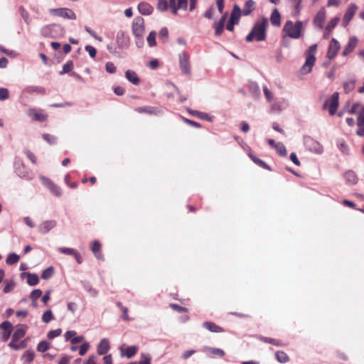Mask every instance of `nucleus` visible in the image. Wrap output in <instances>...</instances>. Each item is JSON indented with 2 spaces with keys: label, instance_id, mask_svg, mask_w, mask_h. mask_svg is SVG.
I'll return each mask as SVG.
<instances>
[{
  "label": "nucleus",
  "instance_id": "1",
  "mask_svg": "<svg viewBox=\"0 0 364 364\" xmlns=\"http://www.w3.org/2000/svg\"><path fill=\"white\" fill-rule=\"evenodd\" d=\"M304 25V22L301 21H296V22H293L291 20L287 21L282 31L283 41H286L287 38L292 39L300 38L302 36Z\"/></svg>",
  "mask_w": 364,
  "mask_h": 364
},
{
  "label": "nucleus",
  "instance_id": "2",
  "mask_svg": "<svg viewBox=\"0 0 364 364\" xmlns=\"http://www.w3.org/2000/svg\"><path fill=\"white\" fill-rule=\"evenodd\" d=\"M268 26V19L264 17H262L258 19L251 31V32L247 36L246 41L251 42L252 41H262L266 39L267 36V28Z\"/></svg>",
  "mask_w": 364,
  "mask_h": 364
},
{
  "label": "nucleus",
  "instance_id": "3",
  "mask_svg": "<svg viewBox=\"0 0 364 364\" xmlns=\"http://www.w3.org/2000/svg\"><path fill=\"white\" fill-rule=\"evenodd\" d=\"M316 50L317 45L314 44L311 46L309 48V49L306 51V60L300 70L301 74L306 75L311 71L312 68L314 65L316 61L315 54L316 53Z\"/></svg>",
  "mask_w": 364,
  "mask_h": 364
},
{
  "label": "nucleus",
  "instance_id": "4",
  "mask_svg": "<svg viewBox=\"0 0 364 364\" xmlns=\"http://www.w3.org/2000/svg\"><path fill=\"white\" fill-rule=\"evenodd\" d=\"M304 144L306 149L311 153L321 154L323 152V146L311 136H307L304 137Z\"/></svg>",
  "mask_w": 364,
  "mask_h": 364
},
{
  "label": "nucleus",
  "instance_id": "5",
  "mask_svg": "<svg viewBox=\"0 0 364 364\" xmlns=\"http://www.w3.org/2000/svg\"><path fill=\"white\" fill-rule=\"evenodd\" d=\"M132 32L136 38L143 37L145 33L144 20L142 17H136L132 23Z\"/></svg>",
  "mask_w": 364,
  "mask_h": 364
},
{
  "label": "nucleus",
  "instance_id": "6",
  "mask_svg": "<svg viewBox=\"0 0 364 364\" xmlns=\"http://www.w3.org/2000/svg\"><path fill=\"white\" fill-rule=\"evenodd\" d=\"M49 13L52 15L60 16L68 19H75L76 15L74 11L68 8L51 9Z\"/></svg>",
  "mask_w": 364,
  "mask_h": 364
},
{
  "label": "nucleus",
  "instance_id": "7",
  "mask_svg": "<svg viewBox=\"0 0 364 364\" xmlns=\"http://www.w3.org/2000/svg\"><path fill=\"white\" fill-rule=\"evenodd\" d=\"M338 106V93L334 92L331 98L328 100L323 105V108H328L331 115H334Z\"/></svg>",
  "mask_w": 364,
  "mask_h": 364
},
{
  "label": "nucleus",
  "instance_id": "8",
  "mask_svg": "<svg viewBox=\"0 0 364 364\" xmlns=\"http://www.w3.org/2000/svg\"><path fill=\"white\" fill-rule=\"evenodd\" d=\"M13 326L11 322L6 321L0 324V336L2 341H6L10 338Z\"/></svg>",
  "mask_w": 364,
  "mask_h": 364
},
{
  "label": "nucleus",
  "instance_id": "9",
  "mask_svg": "<svg viewBox=\"0 0 364 364\" xmlns=\"http://www.w3.org/2000/svg\"><path fill=\"white\" fill-rule=\"evenodd\" d=\"M41 180L43 182V185L50 190V191L55 195V196H60L62 194L60 188L55 184L50 178L42 176L41 177Z\"/></svg>",
  "mask_w": 364,
  "mask_h": 364
},
{
  "label": "nucleus",
  "instance_id": "10",
  "mask_svg": "<svg viewBox=\"0 0 364 364\" xmlns=\"http://www.w3.org/2000/svg\"><path fill=\"white\" fill-rule=\"evenodd\" d=\"M357 10H358V6L355 4L351 3L348 6V7L343 16V26L344 27L347 26L349 24L350 21L354 16Z\"/></svg>",
  "mask_w": 364,
  "mask_h": 364
},
{
  "label": "nucleus",
  "instance_id": "11",
  "mask_svg": "<svg viewBox=\"0 0 364 364\" xmlns=\"http://www.w3.org/2000/svg\"><path fill=\"white\" fill-rule=\"evenodd\" d=\"M340 43L336 38H332L329 43L326 57L330 60L333 59L340 50Z\"/></svg>",
  "mask_w": 364,
  "mask_h": 364
},
{
  "label": "nucleus",
  "instance_id": "12",
  "mask_svg": "<svg viewBox=\"0 0 364 364\" xmlns=\"http://www.w3.org/2000/svg\"><path fill=\"white\" fill-rule=\"evenodd\" d=\"M119 350L122 357L130 358L136 353L138 351V347L136 346H127L126 345H122L119 348Z\"/></svg>",
  "mask_w": 364,
  "mask_h": 364
},
{
  "label": "nucleus",
  "instance_id": "13",
  "mask_svg": "<svg viewBox=\"0 0 364 364\" xmlns=\"http://www.w3.org/2000/svg\"><path fill=\"white\" fill-rule=\"evenodd\" d=\"M180 68L183 73L189 74L191 71L189 57L187 54L183 53L179 55Z\"/></svg>",
  "mask_w": 364,
  "mask_h": 364
},
{
  "label": "nucleus",
  "instance_id": "14",
  "mask_svg": "<svg viewBox=\"0 0 364 364\" xmlns=\"http://www.w3.org/2000/svg\"><path fill=\"white\" fill-rule=\"evenodd\" d=\"M28 115L31 117L33 120L38 122H45L48 119V114L43 113L42 111L37 110L36 109H30L28 110Z\"/></svg>",
  "mask_w": 364,
  "mask_h": 364
},
{
  "label": "nucleus",
  "instance_id": "15",
  "mask_svg": "<svg viewBox=\"0 0 364 364\" xmlns=\"http://www.w3.org/2000/svg\"><path fill=\"white\" fill-rule=\"evenodd\" d=\"M325 20H326V11H325V9H322L320 11H318V13L316 14V16L314 18V21H313V23L315 27H316L319 29H323Z\"/></svg>",
  "mask_w": 364,
  "mask_h": 364
},
{
  "label": "nucleus",
  "instance_id": "16",
  "mask_svg": "<svg viewBox=\"0 0 364 364\" xmlns=\"http://www.w3.org/2000/svg\"><path fill=\"white\" fill-rule=\"evenodd\" d=\"M358 43V38L355 37V36H351L349 38L347 45L345 46V48H344V49H343V50L342 52V55L346 56L348 54H350V53H352L353 50L357 46Z\"/></svg>",
  "mask_w": 364,
  "mask_h": 364
},
{
  "label": "nucleus",
  "instance_id": "17",
  "mask_svg": "<svg viewBox=\"0 0 364 364\" xmlns=\"http://www.w3.org/2000/svg\"><path fill=\"white\" fill-rule=\"evenodd\" d=\"M56 225L55 220H46L41 223L38 226V230L43 234L48 232L50 230L54 228Z\"/></svg>",
  "mask_w": 364,
  "mask_h": 364
},
{
  "label": "nucleus",
  "instance_id": "18",
  "mask_svg": "<svg viewBox=\"0 0 364 364\" xmlns=\"http://www.w3.org/2000/svg\"><path fill=\"white\" fill-rule=\"evenodd\" d=\"M343 178L346 183L348 186L356 184L358 180L356 174L352 171H346L343 175Z\"/></svg>",
  "mask_w": 364,
  "mask_h": 364
},
{
  "label": "nucleus",
  "instance_id": "19",
  "mask_svg": "<svg viewBox=\"0 0 364 364\" xmlns=\"http://www.w3.org/2000/svg\"><path fill=\"white\" fill-rule=\"evenodd\" d=\"M117 43L119 47L127 48L129 44V37L122 32H119L117 34Z\"/></svg>",
  "mask_w": 364,
  "mask_h": 364
},
{
  "label": "nucleus",
  "instance_id": "20",
  "mask_svg": "<svg viewBox=\"0 0 364 364\" xmlns=\"http://www.w3.org/2000/svg\"><path fill=\"white\" fill-rule=\"evenodd\" d=\"M138 11L142 15H150L152 14L153 7L146 2H141L138 5Z\"/></svg>",
  "mask_w": 364,
  "mask_h": 364
},
{
  "label": "nucleus",
  "instance_id": "21",
  "mask_svg": "<svg viewBox=\"0 0 364 364\" xmlns=\"http://www.w3.org/2000/svg\"><path fill=\"white\" fill-rule=\"evenodd\" d=\"M242 13V11H241L240 7L238 5H235L233 6L230 20L236 22V23H238Z\"/></svg>",
  "mask_w": 364,
  "mask_h": 364
},
{
  "label": "nucleus",
  "instance_id": "22",
  "mask_svg": "<svg viewBox=\"0 0 364 364\" xmlns=\"http://www.w3.org/2000/svg\"><path fill=\"white\" fill-rule=\"evenodd\" d=\"M26 328L27 327L26 326H20L19 327H18L14 331L12 336V338L18 341L23 337H24V336L26 335Z\"/></svg>",
  "mask_w": 364,
  "mask_h": 364
},
{
  "label": "nucleus",
  "instance_id": "23",
  "mask_svg": "<svg viewBox=\"0 0 364 364\" xmlns=\"http://www.w3.org/2000/svg\"><path fill=\"white\" fill-rule=\"evenodd\" d=\"M125 77L132 84L134 85H138L139 83V78L136 73L132 70H127L125 73Z\"/></svg>",
  "mask_w": 364,
  "mask_h": 364
},
{
  "label": "nucleus",
  "instance_id": "24",
  "mask_svg": "<svg viewBox=\"0 0 364 364\" xmlns=\"http://www.w3.org/2000/svg\"><path fill=\"white\" fill-rule=\"evenodd\" d=\"M109 349V342L106 339H103L99 343L97 347V353L100 355H105L107 353Z\"/></svg>",
  "mask_w": 364,
  "mask_h": 364
},
{
  "label": "nucleus",
  "instance_id": "25",
  "mask_svg": "<svg viewBox=\"0 0 364 364\" xmlns=\"http://www.w3.org/2000/svg\"><path fill=\"white\" fill-rule=\"evenodd\" d=\"M288 1L294 9L292 16L294 17L299 16L301 9V0H288Z\"/></svg>",
  "mask_w": 364,
  "mask_h": 364
},
{
  "label": "nucleus",
  "instance_id": "26",
  "mask_svg": "<svg viewBox=\"0 0 364 364\" xmlns=\"http://www.w3.org/2000/svg\"><path fill=\"white\" fill-rule=\"evenodd\" d=\"M255 7V2L253 0H247L244 6L242 14L245 16H248Z\"/></svg>",
  "mask_w": 364,
  "mask_h": 364
},
{
  "label": "nucleus",
  "instance_id": "27",
  "mask_svg": "<svg viewBox=\"0 0 364 364\" xmlns=\"http://www.w3.org/2000/svg\"><path fill=\"white\" fill-rule=\"evenodd\" d=\"M270 21L273 26H279L281 24V16L277 9H274L271 17Z\"/></svg>",
  "mask_w": 364,
  "mask_h": 364
},
{
  "label": "nucleus",
  "instance_id": "28",
  "mask_svg": "<svg viewBox=\"0 0 364 364\" xmlns=\"http://www.w3.org/2000/svg\"><path fill=\"white\" fill-rule=\"evenodd\" d=\"M203 351L209 352L211 354H213L214 355L219 356V357H223L225 355V352L222 349L217 348H210V347L204 346L203 348Z\"/></svg>",
  "mask_w": 364,
  "mask_h": 364
},
{
  "label": "nucleus",
  "instance_id": "29",
  "mask_svg": "<svg viewBox=\"0 0 364 364\" xmlns=\"http://www.w3.org/2000/svg\"><path fill=\"white\" fill-rule=\"evenodd\" d=\"M203 326L208 329V331H211V332H215V333H218V332H223V330L222 328H220V326H218V325H216L215 323H212V322H205L203 323Z\"/></svg>",
  "mask_w": 364,
  "mask_h": 364
},
{
  "label": "nucleus",
  "instance_id": "30",
  "mask_svg": "<svg viewBox=\"0 0 364 364\" xmlns=\"http://www.w3.org/2000/svg\"><path fill=\"white\" fill-rule=\"evenodd\" d=\"M188 112L191 115L198 117L200 119H205V120H208V121H211L212 120V118L207 113L200 112H198V111H196V110H192V109H188Z\"/></svg>",
  "mask_w": 364,
  "mask_h": 364
},
{
  "label": "nucleus",
  "instance_id": "31",
  "mask_svg": "<svg viewBox=\"0 0 364 364\" xmlns=\"http://www.w3.org/2000/svg\"><path fill=\"white\" fill-rule=\"evenodd\" d=\"M34 357V352L31 350H28L25 351L24 353L23 354L21 360H23V362L25 363H30L33 360Z\"/></svg>",
  "mask_w": 364,
  "mask_h": 364
},
{
  "label": "nucleus",
  "instance_id": "32",
  "mask_svg": "<svg viewBox=\"0 0 364 364\" xmlns=\"http://www.w3.org/2000/svg\"><path fill=\"white\" fill-rule=\"evenodd\" d=\"M39 278L37 274L28 273L27 274V283L30 286H35L38 284Z\"/></svg>",
  "mask_w": 364,
  "mask_h": 364
},
{
  "label": "nucleus",
  "instance_id": "33",
  "mask_svg": "<svg viewBox=\"0 0 364 364\" xmlns=\"http://www.w3.org/2000/svg\"><path fill=\"white\" fill-rule=\"evenodd\" d=\"M276 359L281 363H285L289 361V357L284 351H277L275 353Z\"/></svg>",
  "mask_w": 364,
  "mask_h": 364
},
{
  "label": "nucleus",
  "instance_id": "34",
  "mask_svg": "<svg viewBox=\"0 0 364 364\" xmlns=\"http://www.w3.org/2000/svg\"><path fill=\"white\" fill-rule=\"evenodd\" d=\"M26 91L28 92V93H33V92H36V93H38V94H41V95H43L46 93V89L43 87H41V86H32V87H28L26 89Z\"/></svg>",
  "mask_w": 364,
  "mask_h": 364
},
{
  "label": "nucleus",
  "instance_id": "35",
  "mask_svg": "<svg viewBox=\"0 0 364 364\" xmlns=\"http://www.w3.org/2000/svg\"><path fill=\"white\" fill-rule=\"evenodd\" d=\"M249 156L250 157V159L256 164H257L258 166L265 168V169H267V170H269V166L266 164L265 162H264L263 161H262L261 159H258L257 156H255L254 154H249Z\"/></svg>",
  "mask_w": 364,
  "mask_h": 364
},
{
  "label": "nucleus",
  "instance_id": "36",
  "mask_svg": "<svg viewBox=\"0 0 364 364\" xmlns=\"http://www.w3.org/2000/svg\"><path fill=\"white\" fill-rule=\"evenodd\" d=\"M50 347V344L46 341H41L37 346V350L44 353L48 350Z\"/></svg>",
  "mask_w": 364,
  "mask_h": 364
},
{
  "label": "nucleus",
  "instance_id": "37",
  "mask_svg": "<svg viewBox=\"0 0 364 364\" xmlns=\"http://www.w3.org/2000/svg\"><path fill=\"white\" fill-rule=\"evenodd\" d=\"M340 18L338 17H335L332 18L327 26H326V31H328V33H331L332 30L336 26L338 23L339 22Z\"/></svg>",
  "mask_w": 364,
  "mask_h": 364
},
{
  "label": "nucleus",
  "instance_id": "38",
  "mask_svg": "<svg viewBox=\"0 0 364 364\" xmlns=\"http://www.w3.org/2000/svg\"><path fill=\"white\" fill-rule=\"evenodd\" d=\"M100 243L98 241H94L92 243L91 245V250L96 256L97 258L100 259Z\"/></svg>",
  "mask_w": 364,
  "mask_h": 364
},
{
  "label": "nucleus",
  "instance_id": "39",
  "mask_svg": "<svg viewBox=\"0 0 364 364\" xmlns=\"http://www.w3.org/2000/svg\"><path fill=\"white\" fill-rule=\"evenodd\" d=\"M19 256L15 253H11L8 255L7 258H6V263L8 264H16L18 262L19 260Z\"/></svg>",
  "mask_w": 364,
  "mask_h": 364
},
{
  "label": "nucleus",
  "instance_id": "40",
  "mask_svg": "<svg viewBox=\"0 0 364 364\" xmlns=\"http://www.w3.org/2000/svg\"><path fill=\"white\" fill-rule=\"evenodd\" d=\"M156 33L155 31H151L148 35L146 40H147V43L150 47H153V46H156Z\"/></svg>",
  "mask_w": 364,
  "mask_h": 364
},
{
  "label": "nucleus",
  "instance_id": "41",
  "mask_svg": "<svg viewBox=\"0 0 364 364\" xmlns=\"http://www.w3.org/2000/svg\"><path fill=\"white\" fill-rule=\"evenodd\" d=\"M285 107L284 102H277L272 105V110L273 112H279L282 111Z\"/></svg>",
  "mask_w": 364,
  "mask_h": 364
},
{
  "label": "nucleus",
  "instance_id": "42",
  "mask_svg": "<svg viewBox=\"0 0 364 364\" xmlns=\"http://www.w3.org/2000/svg\"><path fill=\"white\" fill-rule=\"evenodd\" d=\"M274 149H276L278 154H279L280 156H287V149L282 143H281V142L277 143V147Z\"/></svg>",
  "mask_w": 364,
  "mask_h": 364
},
{
  "label": "nucleus",
  "instance_id": "43",
  "mask_svg": "<svg viewBox=\"0 0 364 364\" xmlns=\"http://www.w3.org/2000/svg\"><path fill=\"white\" fill-rule=\"evenodd\" d=\"M54 270L53 267L46 268L41 274V278L43 279H48L53 274Z\"/></svg>",
  "mask_w": 364,
  "mask_h": 364
},
{
  "label": "nucleus",
  "instance_id": "44",
  "mask_svg": "<svg viewBox=\"0 0 364 364\" xmlns=\"http://www.w3.org/2000/svg\"><path fill=\"white\" fill-rule=\"evenodd\" d=\"M18 11H19V13H20L21 16H22V18L25 21V22L26 23H29L30 21H31V19L29 18L28 12L23 6H20Z\"/></svg>",
  "mask_w": 364,
  "mask_h": 364
},
{
  "label": "nucleus",
  "instance_id": "45",
  "mask_svg": "<svg viewBox=\"0 0 364 364\" xmlns=\"http://www.w3.org/2000/svg\"><path fill=\"white\" fill-rule=\"evenodd\" d=\"M151 357L148 353H141V358L139 364H151Z\"/></svg>",
  "mask_w": 364,
  "mask_h": 364
},
{
  "label": "nucleus",
  "instance_id": "46",
  "mask_svg": "<svg viewBox=\"0 0 364 364\" xmlns=\"http://www.w3.org/2000/svg\"><path fill=\"white\" fill-rule=\"evenodd\" d=\"M52 319H53V315L51 310H48L43 313L42 316V321L44 323H49Z\"/></svg>",
  "mask_w": 364,
  "mask_h": 364
},
{
  "label": "nucleus",
  "instance_id": "47",
  "mask_svg": "<svg viewBox=\"0 0 364 364\" xmlns=\"http://www.w3.org/2000/svg\"><path fill=\"white\" fill-rule=\"evenodd\" d=\"M355 80H351L348 82H346L343 83V89L346 93L350 92L352 91L355 87Z\"/></svg>",
  "mask_w": 364,
  "mask_h": 364
},
{
  "label": "nucleus",
  "instance_id": "48",
  "mask_svg": "<svg viewBox=\"0 0 364 364\" xmlns=\"http://www.w3.org/2000/svg\"><path fill=\"white\" fill-rule=\"evenodd\" d=\"M42 291L39 289H34L30 294L32 301L36 302L37 299L42 295Z\"/></svg>",
  "mask_w": 364,
  "mask_h": 364
},
{
  "label": "nucleus",
  "instance_id": "49",
  "mask_svg": "<svg viewBox=\"0 0 364 364\" xmlns=\"http://www.w3.org/2000/svg\"><path fill=\"white\" fill-rule=\"evenodd\" d=\"M73 68V63L70 60L68 61L63 67V70L60 72V75L68 73Z\"/></svg>",
  "mask_w": 364,
  "mask_h": 364
},
{
  "label": "nucleus",
  "instance_id": "50",
  "mask_svg": "<svg viewBox=\"0 0 364 364\" xmlns=\"http://www.w3.org/2000/svg\"><path fill=\"white\" fill-rule=\"evenodd\" d=\"M139 112H146L149 114L156 113V109L153 107H139L136 109Z\"/></svg>",
  "mask_w": 364,
  "mask_h": 364
},
{
  "label": "nucleus",
  "instance_id": "51",
  "mask_svg": "<svg viewBox=\"0 0 364 364\" xmlns=\"http://www.w3.org/2000/svg\"><path fill=\"white\" fill-rule=\"evenodd\" d=\"M43 139L46 141L49 144H55L56 143V139L54 136L49 134H43Z\"/></svg>",
  "mask_w": 364,
  "mask_h": 364
},
{
  "label": "nucleus",
  "instance_id": "52",
  "mask_svg": "<svg viewBox=\"0 0 364 364\" xmlns=\"http://www.w3.org/2000/svg\"><path fill=\"white\" fill-rule=\"evenodd\" d=\"M188 6L187 0H176L177 11L179 9L186 10Z\"/></svg>",
  "mask_w": 364,
  "mask_h": 364
},
{
  "label": "nucleus",
  "instance_id": "53",
  "mask_svg": "<svg viewBox=\"0 0 364 364\" xmlns=\"http://www.w3.org/2000/svg\"><path fill=\"white\" fill-rule=\"evenodd\" d=\"M157 8L161 11H165L168 9V3L166 0H158Z\"/></svg>",
  "mask_w": 364,
  "mask_h": 364
},
{
  "label": "nucleus",
  "instance_id": "54",
  "mask_svg": "<svg viewBox=\"0 0 364 364\" xmlns=\"http://www.w3.org/2000/svg\"><path fill=\"white\" fill-rule=\"evenodd\" d=\"M9 97V92L6 88H0V100L4 101Z\"/></svg>",
  "mask_w": 364,
  "mask_h": 364
},
{
  "label": "nucleus",
  "instance_id": "55",
  "mask_svg": "<svg viewBox=\"0 0 364 364\" xmlns=\"http://www.w3.org/2000/svg\"><path fill=\"white\" fill-rule=\"evenodd\" d=\"M62 333V330L60 328H58L55 330H53L48 332L47 337L49 339H53L54 338L60 336Z\"/></svg>",
  "mask_w": 364,
  "mask_h": 364
},
{
  "label": "nucleus",
  "instance_id": "56",
  "mask_svg": "<svg viewBox=\"0 0 364 364\" xmlns=\"http://www.w3.org/2000/svg\"><path fill=\"white\" fill-rule=\"evenodd\" d=\"M59 252L65 254V255H74L75 254L76 250H75L73 248H68V247H60L59 248Z\"/></svg>",
  "mask_w": 364,
  "mask_h": 364
},
{
  "label": "nucleus",
  "instance_id": "57",
  "mask_svg": "<svg viewBox=\"0 0 364 364\" xmlns=\"http://www.w3.org/2000/svg\"><path fill=\"white\" fill-rule=\"evenodd\" d=\"M363 124H364V105L359 111L357 119V125H362Z\"/></svg>",
  "mask_w": 364,
  "mask_h": 364
},
{
  "label": "nucleus",
  "instance_id": "58",
  "mask_svg": "<svg viewBox=\"0 0 364 364\" xmlns=\"http://www.w3.org/2000/svg\"><path fill=\"white\" fill-rule=\"evenodd\" d=\"M261 340L264 342L272 344L274 346H281V343L279 341L273 339V338L262 337V338H261Z\"/></svg>",
  "mask_w": 364,
  "mask_h": 364
},
{
  "label": "nucleus",
  "instance_id": "59",
  "mask_svg": "<svg viewBox=\"0 0 364 364\" xmlns=\"http://www.w3.org/2000/svg\"><path fill=\"white\" fill-rule=\"evenodd\" d=\"M15 287V284L13 281H10L7 282L4 288V293H9Z\"/></svg>",
  "mask_w": 364,
  "mask_h": 364
},
{
  "label": "nucleus",
  "instance_id": "60",
  "mask_svg": "<svg viewBox=\"0 0 364 364\" xmlns=\"http://www.w3.org/2000/svg\"><path fill=\"white\" fill-rule=\"evenodd\" d=\"M263 92L267 101H272L273 99V95L267 86L263 87Z\"/></svg>",
  "mask_w": 364,
  "mask_h": 364
},
{
  "label": "nucleus",
  "instance_id": "61",
  "mask_svg": "<svg viewBox=\"0 0 364 364\" xmlns=\"http://www.w3.org/2000/svg\"><path fill=\"white\" fill-rule=\"evenodd\" d=\"M214 28H215V35L220 36L223 31L224 25L221 24L220 23H215Z\"/></svg>",
  "mask_w": 364,
  "mask_h": 364
},
{
  "label": "nucleus",
  "instance_id": "62",
  "mask_svg": "<svg viewBox=\"0 0 364 364\" xmlns=\"http://www.w3.org/2000/svg\"><path fill=\"white\" fill-rule=\"evenodd\" d=\"M24 153L26 155V156L29 159V160L33 163V164H36V156H35V154L31 152V151L29 150H25L24 151Z\"/></svg>",
  "mask_w": 364,
  "mask_h": 364
},
{
  "label": "nucleus",
  "instance_id": "63",
  "mask_svg": "<svg viewBox=\"0 0 364 364\" xmlns=\"http://www.w3.org/2000/svg\"><path fill=\"white\" fill-rule=\"evenodd\" d=\"M85 50L89 53V55L92 58L95 57L96 53H97V50H96V49L93 46H85Z\"/></svg>",
  "mask_w": 364,
  "mask_h": 364
},
{
  "label": "nucleus",
  "instance_id": "64",
  "mask_svg": "<svg viewBox=\"0 0 364 364\" xmlns=\"http://www.w3.org/2000/svg\"><path fill=\"white\" fill-rule=\"evenodd\" d=\"M168 36V31L166 28H162L159 33V36L160 38L166 39Z\"/></svg>",
  "mask_w": 364,
  "mask_h": 364
}]
</instances>
